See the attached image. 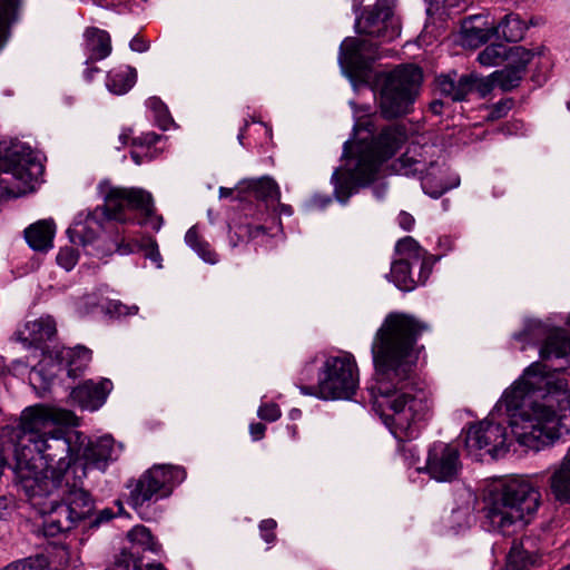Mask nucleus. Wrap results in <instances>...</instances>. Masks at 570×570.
Segmentation results:
<instances>
[{
    "mask_svg": "<svg viewBox=\"0 0 570 570\" xmlns=\"http://www.w3.org/2000/svg\"><path fill=\"white\" fill-rule=\"evenodd\" d=\"M564 389L563 379L535 362L504 393L500 406L505 407L519 444L538 451L570 432V394Z\"/></svg>",
    "mask_w": 570,
    "mask_h": 570,
    "instance_id": "nucleus-2",
    "label": "nucleus"
},
{
    "mask_svg": "<svg viewBox=\"0 0 570 570\" xmlns=\"http://www.w3.org/2000/svg\"><path fill=\"white\" fill-rule=\"evenodd\" d=\"M57 357L66 362L67 373L70 377H78L91 362V351L85 346L63 347Z\"/></svg>",
    "mask_w": 570,
    "mask_h": 570,
    "instance_id": "nucleus-26",
    "label": "nucleus"
},
{
    "mask_svg": "<svg viewBox=\"0 0 570 570\" xmlns=\"http://www.w3.org/2000/svg\"><path fill=\"white\" fill-rule=\"evenodd\" d=\"M140 239L124 236L120 239H116V252L119 255H129L140 250Z\"/></svg>",
    "mask_w": 570,
    "mask_h": 570,
    "instance_id": "nucleus-44",
    "label": "nucleus"
},
{
    "mask_svg": "<svg viewBox=\"0 0 570 570\" xmlns=\"http://www.w3.org/2000/svg\"><path fill=\"white\" fill-rule=\"evenodd\" d=\"M131 208L139 210L141 219L139 224L150 226L159 230L163 225L161 216L155 214L153 197L149 193L140 188L111 187L105 195V205L102 212L108 219L126 222L125 209Z\"/></svg>",
    "mask_w": 570,
    "mask_h": 570,
    "instance_id": "nucleus-12",
    "label": "nucleus"
},
{
    "mask_svg": "<svg viewBox=\"0 0 570 570\" xmlns=\"http://www.w3.org/2000/svg\"><path fill=\"white\" fill-rule=\"evenodd\" d=\"M7 503L3 498H0V519L6 515Z\"/></svg>",
    "mask_w": 570,
    "mask_h": 570,
    "instance_id": "nucleus-62",
    "label": "nucleus"
},
{
    "mask_svg": "<svg viewBox=\"0 0 570 570\" xmlns=\"http://www.w3.org/2000/svg\"><path fill=\"white\" fill-rule=\"evenodd\" d=\"M485 21L480 16H471L462 23V39L469 47H479L485 43L491 37L495 36L493 32L494 26H485Z\"/></svg>",
    "mask_w": 570,
    "mask_h": 570,
    "instance_id": "nucleus-24",
    "label": "nucleus"
},
{
    "mask_svg": "<svg viewBox=\"0 0 570 570\" xmlns=\"http://www.w3.org/2000/svg\"><path fill=\"white\" fill-rule=\"evenodd\" d=\"M47 561L43 557L38 554L16 560L1 570H45Z\"/></svg>",
    "mask_w": 570,
    "mask_h": 570,
    "instance_id": "nucleus-41",
    "label": "nucleus"
},
{
    "mask_svg": "<svg viewBox=\"0 0 570 570\" xmlns=\"http://www.w3.org/2000/svg\"><path fill=\"white\" fill-rule=\"evenodd\" d=\"M400 226L404 230H410L414 226V218L409 213L402 212L397 217Z\"/></svg>",
    "mask_w": 570,
    "mask_h": 570,
    "instance_id": "nucleus-52",
    "label": "nucleus"
},
{
    "mask_svg": "<svg viewBox=\"0 0 570 570\" xmlns=\"http://www.w3.org/2000/svg\"><path fill=\"white\" fill-rule=\"evenodd\" d=\"M97 213L98 209L94 213V215H88L83 223L78 222L71 229H69V233L75 234L82 245L91 243L97 237L99 229V224L96 220Z\"/></svg>",
    "mask_w": 570,
    "mask_h": 570,
    "instance_id": "nucleus-37",
    "label": "nucleus"
},
{
    "mask_svg": "<svg viewBox=\"0 0 570 570\" xmlns=\"http://www.w3.org/2000/svg\"><path fill=\"white\" fill-rule=\"evenodd\" d=\"M443 101L441 100H434L430 104V110L434 114V115H441L442 114V110H443Z\"/></svg>",
    "mask_w": 570,
    "mask_h": 570,
    "instance_id": "nucleus-57",
    "label": "nucleus"
},
{
    "mask_svg": "<svg viewBox=\"0 0 570 570\" xmlns=\"http://www.w3.org/2000/svg\"><path fill=\"white\" fill-rule=\"evenodd\" d=\"M136 78V71L130 67L114 69L107 75L106 86L109 91L116 95H124L132 88Z\"/></svg>",
    "mask_w": 570,
    "mask_h": 570,
    "instance_id": "nucleus-30",
    "label": "nucleus"
},
{
    "mask_svg": "<svg viewBox=\"0 0 570 570\" xmlns=\"http://www.w3.org/2000/svg\"><path fill=\"white\" fill-rule=\"evenodd\" d=\"M394 7L395 0H377L373 8L357 18L356 31L382 41H392L401 33V23L394 16Z\"/></svg>",
    "mask_w": 570,
    "mask_h": 570,
    "instance_id": "nucleus-13",
    "label": "nucleus"
},
{
    "mask_svg": "<svg viewBox=\"0 0 570 570\" xmlns=\"http://www.w3.org/2000/svg\"><path fill=\"white\" fill-rule=\"evenodd\" d=\"M426 328L411 315L390 313L372 343L373 406L400 441L416 438L430 413L429 394L414 374V345Z\"/></svg>",
    "mask_w": 570,
    "mask_h": 570,
    "instance_id": "nucleus-1",
    "label": "nucleus"
},
{
    "mask_svg": "<svg viewBox=\"0 0 570 570\" xmlns=\"http://www.w3.org/2000/svg\"><path fill=\"white\" fill-rule=\"evenodd\" d=\"M114 515L115 514L111 509H109V508L102 509L101 511H99L96 514V517L92 520H90V525L98 527L101 523L108 522L109 520H111L114 518Z\"/></svg>",
    "mask_w": 570,
    "mask_h": 570,
    "instance_id": "nucleus-49",
    "label": "nucleus"
},
{
    "mask_svg": "<svg viewBox=\"0 0 570 570\" xmlns=\"http://www.w3.org/2000/svg\"><path fill=\"white\" fill-rule=\"evenodd\" d=\"M111 390L112 382L108 379L98 382L87 380L72 389L70 397L80 407L96 411L106 402Z\"/></svg>",
    "mask_w": 570,
    "mask_h": 570,
    "instance_id": "nucleus-18",
    "label": "nucleus"
},
{
    "mask_svg": "<svg viewBox=\"0 0 570 570\" xmlns=\"http://www.w3.org/2000/svg\"><path fill=\"white\" fill-rule=\"evenodd\" d=\"M537 556L525 550L524 543L513 542L507 558L505 570H530Z\"/></svg>",
    "mask_w": 570,
    "mask_h": 570,
    "instance_id": "nucleus-32",
    "label": "nucleus"
},
{
    "mask_svg": "<svg viewBox=\"0 0 570 570\" xmlns=\"http://www.w3.org/2000/svg\"><path fill=\"white\" fill-rule=\"evenodd\" d=\"M47 561V568L51 570H65L71 564V552L66 546H50L45 552L38 553Z\"/></svg>",
    "mask_w": 570,
    "mask_h": 570,
    "instance_id": "nucleus-35",
    "label": "nucleus"
},
{
    "mask_svg": "<svg viewBox=\"0 0 570 570\" xmlns=\"http://www.w3.org/2000/svg\"><path fill=\"white\" fill-rule=\"evenodd\" d=\"M532 58L533 53L521 46L507 48L505 60L508 61V66L518 68L523 75Z\"/></svg>",
    "mask_w": 570,
    "mask_h": 570,
    "instance_id": "nucleus-38",
    "label": "nucleus"
},
{
    "mask_svg": "<svg viewBox=\"0 0 570 570\" xmlns=\"http://www.w3.org/2000/svg\"><path fill=\"white\" fill-rule=\"evenodd\" d=\"M78 258V252L73 247H63L60 248L57 255V263L66 271H71L76 266Z\"/></svg>",
    "mask_w": 570,
    "mask_h": 570,
    "instance_id": "nucleus-43",
    "label": "nucleus"
},
{
    "mask_svg": "<svg viewBox=\"0 0 570 570\" xmlns=\"http://www.w3.org/2000/svg\"><path fill=\"white\" fill-rule=\"evenodd\" d=\"M473 73L459 75L453 71L448 75H441L435 79L436 90L452 101H462L473 91L480 82Z\"/></svg>",
    "mask_w": 570,
    "mask_h": 570,
    "instance_id": "nucleus-19",
    "label": "nucleus"
},
{
    "mask_svg": "<svg viewBox=\"0 0 570 570\" xmlns=\"http://www.w3.org/2000/svg\"><path fill=\"white\" fill-rule=\"evenodd\" d=\"M265 233L266 229L262 225L253 226L246 224L238 226L234 234L238 237V240H250Z\"/></svg>",
    "mask_w": 570,
    "mask_h": 570,
    "instance_id": "nucleus-45",
    "label": "nucleus"
},
{
    "mask_svg": "<svg viewBox=\"0 0 570 570\" xmlns=\"http://www.w3.org/2000/svg\"><path fill=\"white\" fill-rule=\"evenodd\" d=\"M539 489L525 478H511L493 485L484 498L483 525L490 532L513 534L540 505Z\"/></svg>",
    "mask_w": 570,
    "mask_h": 570,
    "instance_id": "nucleus-4",
    "label": "nucleus"
},
{
    "mask_svg": "<svg viewBox=\"0 0 570 570\" xmlns=\"http://www.w3.org/2000/svg\"><path fill=\"white\" fill-rule=\"evenodd\" d=\"M43 173V166L30 147L11 145L0 155V196L18 197L33 188Z\"/></svg>",
    "mask_w": 570,
    "mask_h": 570,
    "instance_id": "nucleus-8",
    "label": "nucleus"
},
{
    "mask_svg": "<svg viewBox=\"0 0 570 570\" xmlns=\"http://www.w3.org/2000/svg\"><path fill=\"white\" fill-rule=\"evenodd\" d=\"M56 225L52 219H41L24 230V238L35 250H47L52 247Z\"/></svg>",
    "mask_w": 570,
    "mask_h": 570,
    "instance_id": "nucleus-23",
    "label": "nucleus"
},
{
    "mask_svg": "<svg viewBox=\"0 0 570 570\" xmlns=\"http://www.w3.org/2000/svg\"><path fill=\"white\" fill-rule=\"evenodd\" d=\"M462 469L459 449L452 444L434 443L426 458L425 471L439 482H452Z\"/></svg>",
    "mask_w": 570,
    "mask_h": 570,
    "instance_id": "nucleus-15",
    "label": "nucleus"
},
{
    "mask_svg": "<svg viewBox=\"0 0 570 570\" xmlns=\"http://www.w3.org/2000/svg\"><path fill=\"white\" fill-rule=\"evenodd\" d=\"M257 414L262 420L273 422L281 417V410L275 403H264L259 406Z\"/></svg>",
    "mask_w": 570,
    "mask_h": 570,
    "instance_id": "nucleus-47",
    "label": "nucleus"
},
{
    "mask_svg": "<svg viewBox=\"0 0 570 570\" xmlns=\"http://www.w3.org/2000/svg\"><path fill=\"white\" fill-rule=\"evenodd\" d=\"M277 203H278L279 214H284V215H288V216L292 215L293 209L289 205L281 204L279 200Z\"/></svg>",
    "mask_w": 570,
    "mask_h": 570,
    "instance_id": "nucleus-59",
    "label": "nucleus"
},
{
    "mask_svg": "<svg viewBox=\"0 0 570 570\" xmlns=\"http://www.w3.org/2000/svg\"><path fill=\"white\" fill-rule=\"evenodd\" d=\"M395 249L400 258H406L411 263L419 264L420 274L417 283L424 284L432 272V262L426 257V252L410 236L399 240Z\"/></svg>",
    "mask_w": 570,
    "mask_h": 570,
    "instance_id": "nucleus-21",
    "label": "nucleus"
},
{
    "mask_svg": "<svg viewBox=\"0 0 570 570\" xmlns=\"http://www.w3.org/2000/svg\"><path fill=\"white\" fill-rule=\"evenodd\" d=\"M416 148L413 150H407L402 157L397 160V170L403 175H420L422 176L426 169L425 164L422 160L416 159L412 154H415Z\"/></svg>",
    "mask_w": 570,
    "mask_h": 570,
    "instance_id": "nucleus-40",
    "label": "nucleus"
},
{
    "mask_svg": "<svg viewBox=\"0 0 570 570\" xmlns=\"http://www.w3.org/2000/svg\"><path fill=\"white\" fill-rule=\"evenodd\" d=\"M404 140V130L390 126L370 142L346 141L344 144L345 164L335 169L332 175L336 198L344 204L357 187L373 183L381 165L395 154Z\"/></svg>",
    "mask_w": 570,
    "mask_h": 570,
    "instance_id": "nucleus-3",
    "label": "nucleus"
},
{
    "mask_svg": "<svg viewBox=\"0 0 570 570\" xmlns=\"http://www.w3.org/2000/svg\"><path fill=\"white\" fill-rule=\"evenodd\" d=\"M542 358H566L570 365V335L562 330L551 332L540 348Z\"/></svg>",
    "mask_w": 570,
    "mask_h": 570,
    "instance_id": "nucleus-27",
    "label": "nucleus"
},
{
    "mask_svg": "<svg viewBox=\"0 0 570 570\" xmlns=\"http://www.w3.org/2000/svg\"><path fill=\"white\" fill-rule=\"evenodd\" d=\"M277 523L274 519H266L259 523V531L263 540L273 543L276 539L275 529Z\"/></svg>",
    "mask_w": 570,
    "mask_h": 570,
    "instance_id": "nucleus-48",
    "label": "nucleus"
},
{
    "mask_svg": "<svg viewBox=\"0 0 570 570\" xmlns=\"http://www.w3.org/2000/svg\"><path fill=\"white\" fill-rule=\"evenodd\" d=\"M131 546L124 549L117 560L119 568L124 570H165L160 563H147L137 557L140 551L157 552L158 543L153 538L150 531L144 525L134 527L127 534Z\"/></svg>",
    "mask_w": 570,
    "mask_h": 570,
    "instance_id": "nucleus-16",
    "label": "nucleus"
},
{
    "mask_svg": "<svg viewBox=\"0 0 570 570\" xmlns=\"http://www.w3.org/2000/svg\"><path fill=\"white\" fill-rule=\"evenodd\" d=\"M129 0H99V6L109 8V7H116V6L125 4Z\"/></svg>",
    "mask_w": 570,
    "mask_h": 570,
    "instance_id": "nucleus-56",
    "label": "nucleus"
},
{
    "mask_svg": "<svg viewBox=\"0 0 570 570\" xmlns=\"http://www.w3.org/2000/svg\"><path fill=\"white\" fill-rule=\"evenodd\" d=\"M95 61L89 60L87 58L86 68L83 70V78L87 82H91L97 73L100 72V69L94 66Z\"/></svg>",
    "mask_w": 570,
    "mask_h": 570,
    "instance_id": "nucleus-51",
    "label": "nucleus"
},
{
    "mask_svg": "<svg viewBox=\"0 0 570 570\" xmlns=\"http://www.w3.org/2000/svg\"><path fill=\"white\" fill-rule=\"evenodd\" d=\"M507 46L503 43H491L478 56V61L485 67L499 65L505 60Z\"/></svg>",
    "mask_w": 570,
    "mask_h": 570,
    "instance_id": "nucleus-39",
    "label": "nucleus"
},
{
    "mask_svg": "<svg viewBox=\"0 0 570 570\" xmlns=\"http://www.w3.org/2000/svg\"><path fill=\"white\" fill-rule=\"evenodd\" d=\"M523 76L524 75L521 73L518 68L507 66L502 70L494 71L490 77L481 79L480 83L485 91H490L495 87H499L503 91H509L519 86Z\"/></svg>",
    "mask_w": 570,
    "mask_h": 570,
    "instance_id": "nucleus-28",
    "label": "nucleus"
},
{
    "mask_svg": "<svg viewBox=\"0 0 570 570\" xmlns=\"http://www.w3.org/2000/svg\"><path fill=\"white\" fill-rule=\"evenodd\" d=\"M75 456L71 438H65L56 430L33 446L18 452L17 470L22 479H50L53 483L67 471L81 472L83 466L75 462Z\"/></svg>",
    "mask_w": 570,
    "mask_h": 570,
    "instance_id": "nucleus-5",
    "label": "nucleus"
},
{
    "mask_svg": "<svg viewBox=\"0 0 570 570\" xmlns=\"http://www.w3.org/2000/svg\"><path fill=\"white\" fill-rule=\"evenodd\" d=\"M148 104L151 108H154L155 110H158V111H165V106L164 104L157 99V98H150L148 100Z\"/></svg>",
    "mask_w": 570,
    "mask_h": 570,
    "instance_id": "nucleus-58",
    "label": "nucleus"
},
{
    "mask_svg": "<svg viewBox=\"0 0 570 570\" xmlns=\"http://www.w3.org/2000/svg\"><path fill=\"white\" fill-rule=\"evenodd\" d=\"M129 46H130V49L134 51L145 52L149 48V42L147 40H145L144 38L136 36L130 40Z\"/></svg>",
    "mask_w": 570,
    "mask_h": 570,
    "instance_id": "nucleus-50",
    "label": "nucleus"
},
{
    "mask_svg": "<svg viewBox=\"0 0 570 570\" xmlns=\"http://www.w3.org/2000/svg\"><path fill=\"white\" fill-rule=\"evenodd\" d=\"M365 45L366 42L364 40L355 38L345 39L341 45V63L352 71L363 69L366 66L367 60L375 58L373 56H364Z\"/></svg>",
    "mask_w": 570,
    "mask_h": 570,
    "instance_id": "nucleus-25",
    "label": "nucleus"
},
{
    "mask_svg": "<svg viewBox=\"0 0 570 570\" xmlns=\"http://www.w3.org/2000/svg\"><path fill=\"white\" fill-rule=\"evenodd\" d=\"M527 24L515 13H508L498 26L493 27V32L498 38L502 37L507 41H519L523 38Z\"/></svg>",
    "mask_w": 570,
    "mask_h": 570,
    "instance_id": "nucleus-29",
    "label": "nucleus"
},
{
    "mask_svg": "<svg viewBox=\"0 0 570 570\" xmlns=\"http://www.w3.org/2000/svg\"><path fill=\"white\" fill-rule=\"evenodd\" d=\"M511 444L507 428L490 420H483L469 428L465 446L470 453L485 450L493 458L503 456Z\"/></svg>",
    "mask_w": 570,
    "mask_h": 570,
    "instance_id": "nucleus-14",
    "label": "nucleus"
},
{
    "mask_svg": "<svg viewBox=\"0 0 570 570\" xmlns=\"http://www.w3.org/2000/svg\"><path fill=\"white\" fill-rule=\"evenodd\" d=\"M439 9L438 6L430 4L426 9L428 14H433Z\"/></svg>",
    "mask_w": 570,
    "mask_h": 570,
    "instance_id": "nucleus-63",
    "label": "nucleus"
},
{
    "mask_svg": "<svg viewBox=\"0 0 570 570\" xmlns=\"http://www.w3.org/2000/svg\"><path fill=\"white\" fill-rule=\"evenodd\" d=\"M83 41L85 52L91 61L102 60L111 53V38L106 30L88 27L83 32Z\"/></svg>",
    "mask_w": 570,
    "mask_h": 570,
    "instance_id": "nucleus-22",
    "label": "nucleus"
},
{
    "mask_svg": "<svg viewBox=\"0 0 570 570\" xmlns=\"http://www.w3.org/2000/svg\"><path fill=\"white\" fill-rule=\"evenodd\" d=\"M248 188L255 193V195L265 200L278 202L281 198V190L277 183L267 176L258 179L248 181Z\"/></svg>",
    "mask_w": 570,
    "mask_h": 570,
    "instance_id": "nucleus-36",
    "label": "nucleus"
},
{
    "mask_svg": "<svg viewBox=\"0 0 570 570\" xmlns=\"http://www.w3.org/2000/svg\"><path fill=\"white\" fill-rule=\"evenodd\" d=\"M535 331H538V332L543 331V327L540 323L535 324L533 328H529L524 333H521V334L517 335L515 337L518 340H525L528 337H532L534 335L532 332H535Z\"/></svg>",
    "mask_w": 570,
    "mask_h": 570,
    "instance_id": "nucleus-54",
    "label": "nucleus"
},
{
    "mask_svg": "<svg viewBox=\"0 0 570 570\" xmlns=\"http://www.w3.org/2000/svg\"><path fill=\"white\" fill-rule=\"evenodd\" d=\"M464 0H444V6L448 8H460Z\"/></svg>",
    "mask_w": 570,
    "mask_h": 570,
    "instance_id": "nucleus-60",
    "label": "nucleus"
},
{
    "mask_svg": "<svg viewBox=\"0 0 570 570\" xmlns=\"http://www.w3.org/2000/svg\"><path fill=\"white\" fill-rule=\"evenodd\" d=\"M57 334L56 322L51 316H41L26 323L18 332V337L30 346L40 347L43 343L51 341Z\"/></svg>",
    "mask_w": 570,
    "mask_h": 570,
    "instance_id": "nucleus-20",
    "label": "nucleus"
},
{
    "mask_svg": "<svg viewBox=\"0 0 570 570\" xmlns=\"http://www.w3.org/2000/svg\"><path fill=\"white\" fill-rule=\"evenodd\" d=\"M551 490L556 499L570 502V465L562 462L551 476Z\"/></svg>",
    "mask_w": 570,
    "mask_h": 570,
    "instance_id": "nucleus-34",
    "label": "nucleus"
},
{
    "mask_svg": "<svg viewBox=\"0 0 570 570\" xmlns=\"http://www.w3.org/2000/svg\"><path fill=\"white\" fill-rule=\"evenodd\" d=\"M360 383L358 368L352 354L326 358L317 385H301V392L324 400L351 399Z\"/></svg>",
    "mask_w": 570,
    "mask_h": 570,
    "instance_id": "nucleus-9",
    "label": "nucleus"
},
{
    "mask_svg": "<svg viewBox=\"0 0 570 570\" xmlns=\"http://www.w3.org/2000/svg\"><path fill=\"white\" fill-rule=\"evenodd\" d=\"M423 81L422 70L413 65L399 66L382 81L379 105L383 117L397 118L413 110Z\"/></svg>",
    "mask_w": 570,
    "mask_h": 570,
    "instance_id": "nucleus-7",
    "label": "nucleus"
},
{
    "mask_svg": "<svg viewBox=\"0 0 570 570\" xmlns=\"http://www.w3.org/2000/svg\"><path fill=\"white\" fill-rule=\"evenodd\" d=\"M86 478L85 469L77 473L67 471L63 478L56 479L52 485L57 490L60 501L52 500L50 509L43 521V534L55 537L69 531L78 525L80 521L91 518L94 512V500L82 487Z\"/></svg>",
    "mask_w": 570,
    "mask_h": 570,
    "instance_id": "nucleus-6",
    "label": "nucleus"
},
{
    "mask_svg": "<svg viewBox=\"0 0 570 570\" xmlns=\"http://www.w3.org/2000/svg\"><path fill=\"white\" fill-rule=\"evenodd\" d=\"M406 258H399L393 262L391 267V281L402 291H412L415 287L416 281L412 277L411 268L415 266Z\"/></svg>",
    "mask_w": 570,
    "mask_h": 570,
    "instance_id": "nucleus-31",
    "label": "nucleus"
},
{
    "mask_svg": "<svg viewBox=\"0 0 570 570\" xmlns=\"http://www.w3.org/2000/svg\"><path fill=\"white\" fill-rule=\"evenodd\" d=\"M139 252H144L145 257L150 259L156 265V267H161V255L154 238L149 236H142Z\"/></svg>",
    "mask_w": 570,
    "mask_h": 570,
    "instance_id": "nucleus-42",
    "label": "nucleus"
},
{
    "mask_svg": "<svg viewBox=\"0 0 570 570\" xmlns=\"http://www.w3.org/2000/svg\"><path fill=\"white\" fill-rule=\"evenodd\" d=\"M232 194H233V189L232 188H226V187H220L219 188V197L220 198L229 197Z\"/></svg>",
    "mask_w": 570,
    "mask_h": 570,
    "instance_id": "nucleus-61",
    "label": "nucleus"
},
{
    "mask_svg": "<svg viewBox=\"0 0 570 570\" xmlns=\"http://www.w3.org/2000/svg\"><path fill=\"white\" fill-rule=\"evenodd\" d=\"M139 139L141 140V144L154 145L159 139V136L156 135L155 132H148V134L144 135V137L139 138Z\"/></svg>",
    "mask_w": 570,
    "mask_h": 570,
    "instance_id": "nucleus-55",
    "label": "nucleus"
},
{
    "mask_svg": "<svg viewBox=\"0 0 570 570\" xmlns=\"http://www.w3.org/2000/svg\"><path fill=\"white\" fill-rule=\"evenodd\" d=\"M57 425H78V419L69 410L49 407L41 404L29 406L21 412L19 424L14 431L17 439L14 456L18 461V452L27 446H33L56 431Z\"/></svg>",
    "mask_w": 570,
    "mask_h": 570,
    "instance_id": "nucleus-10",
    "label": "nucleus"
},
{
    "mask_svg": "<svg viewBox=\"0 0 570 570\" xmlns=\"http://www.w3.org/2000/svg\"><path fill=\"white\" fill-rule=\"evenodd\" d=\"M186 244L197 253V255L206 263L216 264L218 262L217 254L212 249L210 245L199 235L197 226L190 227L185 235Z\"/></svg>",
    "mask_w": 570,
    "mask_h": 570,
    "instance_id": "nucleus-33",
    "label": "nucleus"
},
{
    "mask_svg": "<svg viewBox=\"0 0 570 570\" xmlns=\"http://www.w3.org/2000/svg\"><path fill=\"white\" fill-rule=\"evenodd\" d=\"M512 106H513L512 99L501 100L490 107L487 118L490 120L501 119L508 115V112L510 111Z\"/></svg>",
    "mask_w": 570,
    "mask_h": 570,
    "instance_id": "nucleus-46",
    "label": "nucleus"
},
{
    "mask_svg": "<svg viewBox=\"0 0 570 570\" xmlns=\"http://www.w3.org/2000/svg\"><path fill=\"white\" fill-rule=\"evenodd\" d=\"M266 431V426L263 423H252L249 432L254 441L261 440Z\"/></svg>",
    "mask_w": 570,
    "mask_h": 570,
    "instance_id": "nucleus-53",
    "label": "nucleus"
},
{
    "mask_svg": "<svg viewBox=\"0 0 570 570\" xmlns=\"http://www.w3.org/2000/svg\"><path fill=\"white\" fill-rule=\"evenodd\" d=\"M115 442L109 435L89 440L86 444L81 441L76 449L75 462H79L87 474L88 468L105 471L108 463L115 459Z\"/></svg>",
    "mask_w": 570,
    "mask_h": 570,
    "instance_id": "nucleus-17",
    "label": "nucleus"
},
{
    "mask_svg": "<svg viewBox=\"0 0 570 570\" xmlns=\"http://www.w3.org/2000/svg\"><path fill=\"white\" fill-rule=\"evenodd\" d=\"M185 479L186 471L183 466L155 464L134 484L129 494L130 504L135 510H140L148 502L167 498Z\"/></svg>",
    "mask_w": 570,
    "mask_h": 570,
    "instance_id": "nucleus-11",
    "label": "nucleus"
},
{
    "mask_svg": "<svg viewBox=\"0 0 570 570\" xmlns=\"http://www.w3.org/2000/svg\"><path fill=\"white\" fill-rule=\"evenodd\" d=\"M559 570H570V564H568V566H566V567H563V568H561Z\"/></svg>",
    "mask_w": 570,
    "mask_h": 570,
    "instance_id": "nucleus-64",
    "label": "nucleus"
}]
</instances>
